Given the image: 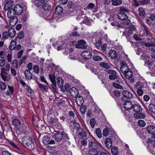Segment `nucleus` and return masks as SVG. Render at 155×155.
<instances>
[{"instance_id": "nucleus-1", "label": "nucleus", "mask_w": 155, "mask_h": 155, "mask_svg": "<svg viewBox=\"0 0 155 155\" xmlns=\"http://www.w3.org/2000/svg\"><path fill=\"white\" fill-rule=\"evenodd\" d=\"M54 136V139L58 142H60L62 140L66 141L69 139L68 134L63 132L55 134Z\"/></svg>"}, {"instance_id": "nucleus-2", "label": "nucleus", "mask_w": 155, "mask_h": 155, "mask_svg": "<svg viewBox=\"0 0 155 155\" xmlns=\"http://www.w3.org/2000/svg\"><path fill=\"white\" fill-rule=\"evenodd\" d=\"M42 8L44 10L43 14H45V17L49 16L51 13V5L45 3L42 5Z\"/></svg>"}, {"instance_id": "nucleus-3", "label": "nucleus", "mask_w": 155, "mask_h": 155, "mask_svg": "<svg viewBox=\"0 0 155 155\" xmlns=\"http://www.w3.org/2000/svg\"><path fill=\"white\" fill-rule=\"evenodd\" d=\"M23 144L26 147H30L31 146L32 143L31 139L28 136L24 137L22 139ZM29 148H31L29 147Z\"/></svg>"}, {"instance_id": "nucleus-4", "label": "nucleus", "mask_w": 155, "mask_h": 155, "mask_svg": "<svg viewBox=\"0 0 155 155\" xmlns=\"http://www.w3.org/2000/svg\"><path fill=\"white\" fill-rule=\"evenodd\" d=\"M15 14L20 15L23 11V8L22 5L19 4H16L13 9Z\"/></svg>"}, {"instance_id": "nucleus-5", "label": "nucleus", "mask_w": 155, "mask_h": 155, "mask_svg": "<svg viewBox=\"0 0 155 155\" xmlns=\"http://www.w3.org/2000/svg\"><path fill=\"white\" fill-rule=\"evenodd\" d=\"M86 44V42L84 40H79L78 41L75 47L79 48H85L87 47Z\"/></svg>"}, {"instance_id": "nucleus-6", "label": "nucleus", "mask_w": 155, "mask_h": 155, "mask_svg": "<svg viewBox=\"0 0 155 155\" xmlns=\"http://www.w3.org/2000/svg\"><path fill=\"white\" fill-rule=\"evenodd\" d=\"M81 56L84 59H88L91 58L92 55L91 52L89 51H85L82 52L81 54Z\"/></svg>"}, {"instance_id": "nucleus-7", "label": "nucleus", "mask_w": 155, "mask_h": 155, "mask_svg": "<svg viewBox=\"0 0 155 155\" xmlns=\"http://www.w3.org/2000/svg\"><path fill=\"white\" fill-rule=\"evenodd\" d=\"M108 73L110 74L109 78L111 80H114L117 78V73L115 71L112 70L108 71Z\"/></svg>"}, {"instance_id": "nucleus-8", "label": "nucleus", "mask_w": 155, "mask_h": 155, "mask_svg": "<svg viewBox=\"0 0 155 155\" xmlns=\"http://www.w3.org/2000/svg\"><path fill=\"white\" fill-rule=\"evenodd\" d=\"M70 91L71 95L73 97H76L78 94V89L74 87H72L70 90Z\"/></svg>"}, {"instance_id": "nucleus-9", "label": "nucleus", "mask_w": 155, "mask_h": 155, "mask_svg": "<svg viewBox=\"0 0 155 155\" xmlns=\"http://www.w3.org/2000/svg\"><path fill=\"white\" fill-rule=\"evenodd\" d=\"M49 78L52 83V87L54 90H55V87L56 86L55 80V76L54 74H49Z\"/></svg>"}, {"instance_id": "nucleus-10", "label": "nucleus", "mask_w": 155, "mask_h": 155, "mask_svg": "<svg viewBox=\"0 0 155 155\" xmlns=\"http://www.w3.org/2000/svg\"><path fill=\"white\" fill-rule=\"evenodd\" d=\"M77 133L78 134L79 137L81 138L86 137L87 136V133L85 130L81 128L77 130Z\"/></svg>"}, {"instance_id": "nucleus-11", "label": "nucleus", "mask_w": 155, "mask_h": 155, "mask_svg": "<svg viewBox=\"0 0 155 155\" xmlns=\"http://www.w3.org/2000/svg\"><path fill=\"white\" fill-rule=\"evenodd\" d=\"M24 73L25 78L27 80H30L32 79L33 75L30 71L26 69Z\"/></svg>"}, {"instance_id": "nucleus-12", "label": "nucleus", "mask_w": 155, "mask_h": 155, "mask_svg": "<svg viewBox=\"0 0 155 155\" xmlns=\"http://www.w3.org/2000/svg\"><path fill=\"white\" fill-rule=\"evenodd\" d=\"M76 102L78 106H81L84 103V99L83 97L79 95L76 97Z\"/></svg>"}, {"instance_id": "nucleus-13", "label": "nucleus", "mask_w": 155, "mask_h": 155, "mask_svg": "<svg viewBox=\"0 0 155 155\" xmlns=\"http://www.w3.org/2000/svg\"><path fill=\"white\" fill-rule=\"evenodd\" d=\"M155 19V15L152 14L150 16L147 17L146 21L147 23L149 25H150Z\"/></svg>"}, {"instance_id": "nucleus-14", "label": "nucleus", "mask_w": 155, "mask_h": 155, "mask_svg": "<svg viewBox=\"0 0 155 155\" xmlns=\"http://www.w3.org/2000/svg\"><path fill=\"white\" fill-rule=\"evenodd\" d=\"M5 0L7 2L5 5L4 8L5 10H7L12 6L13 2L12 0Z\"/></svg>"}, {"instance_id": "nucleus-15", "label": "nucleus", "mask_w": 155, "mask_h": 155, "mask_svg": "<svg viewBox=\"0 0 155 155\" xmlns=\"http://www.w3.org/2000/svg\"><path fill=\"white\" fill-rule=\"evenodd\" d=\"M9 25L11 26H15L18 22V18L16 17H14L12 18H9Z\"/></svg>"}, {"instance_id": "nucleus-16", "label": "nucleus", "mask_w": 155, "mask_h": 155, "mask_svg": "<svg viewBox=\"0 0 155 155\" xmlns=\"http://www.w3.org/2000/svg\"><path fill=\"white\" fill-rule=\"evenodd\" d=\"M124 108L127 110H128L131 109L133 107V104L130 101H126L124 103Z\"/></svg>"}, {"instance_id": "nucleus-17", "label": "nucleus", "mask_w": 155, "mask_h": 155, "mask_svg": "<svg viewBox=\"0 0 155 155\" xmlns=\"http://www.w3.org/2000/svg\"><path fill=\"white\" fill-rule=\"evenodd\" d=\"M1 75L2 78L4 81H8L10 79L9 75L7 74L6 72L1 73Z\"/></svg>"}, {"instance_id": "nucleus-18", "label": "nucleus", "mask_w": 155, "mask_h": 155, "mask_svg": "<svg viewBox=\"0 0 155 155\" xmlns=\"http://www.w3.org/2000/svg\"><path fill=\"white\" fill-rule=\"evenodd\" d=\"M109 56L111 59H115L117 56V52L114 50H110L109 52Z\"/></svg>"}, {"instance_id": "nucleus-19", "label": "nucleus", "mask_w": 155, "mask_h": 155, "mask_svg": "<svg viewBox=\"0 0 155 155\" xmlns=\"http://www.w3.org/2000/svg\"><path fill=\"white\" fill-rule=\"evenodd\" d=\"M117 16L119 19L122 20H126L128 18L127 15L123 12L119 13Z\"/></svg>"}, {"instance_id": "nucleus-20", "label": "nucleus", "mask_w": 155, "mask_h": 155, "mask_svg": "<svg viewBox=\"0 0 155 155\" xmlns=\"http://www.w3.org/2000/svg\"><path fill=\"white\" fill-rule=\"evenodd\" d=\"M147 130L148 133L155 135V127L153 125H150L147 127Z\"/></svg>"}, {"instance_id": "nucleus-21", "label": "nucleus", "mask_w": 155, "mask_h": 155, "mask_svg": "<svg viewBox=\"0 0 155 155\" xmlns=\"http://www.w3.org/2000/svg\"><path fill=\"white\" fill-rule=\"evenodd\" d=\"M123 95L127 98H131L132 97V93L127 91H124L122 92Z\"/></svg>"}, {"instance_id": "nucleus-22", "label": "nucleus", "mask_w": 155, "mask_h": 155, "mask_svg": "<svg viewBox=\"0 0 155 155\" xmlns=\"http://www.w3.org/2000/svg\"><path fill=\"white\" fill-rule=\"evenodd\" d=\"M9 36L11 38L14 37L16 35V31L15 29L12 28H10L8 30Z\"/></svg>"}, {"instance_id": "nucleus-23", "label": "nucleus", "mask_w": 155, "mask_h": 155, "mask_svg": "<svg viewBox=\"0 0 155 155\" xmlns=\"http://www.w3.org/2000/svg\"><path fill=\"white\" fill-rule=\"evenodd\" d=\"M132 108L134 111L137 112H140L142 110V108L141 106L138 104H134Z\"/></svg>"}, {"instance_id": "nucleus-24", "label": "nucleus", "mask_w": 155, "mask_h": 155, "mask_svg": "<svg viewBox=\"0 0 155 155\" xmlns=\"http://www.w3.org/2000/svg\"><path fill=\"white\" fill-rule=\"evenodd\" d=\"M107 148L111 147L112 145V140L110 138H107L104 142Z\"/></svg>"}, {"instance_id": "nucleus-25", "label": "nucleus", "mask_w": 155, "mask_h": 155, "mask_svg": "<svg viewBox=\"0 0 155 155\" xmlns=\"http://www.w3.org/2000/svg\"><path fill=\"white\" fill-rule=\"evenodd\" d=\"M145 115L141 113H135L134 114V117L137 119L144 118L145 117Z\"/></svg>"}, {"instance_id": "nucleus-26", "label": "nucleus", "mask_w": 155, "mask_h": 155, "mask_svg": "<svg viewBox=\"0 0 155 155\" xmlns=\"http://www.w3.org/2000/svg\"><path fill=\"white\" fill-rule=\"evenodd\" d=\"M129 70L128 66L126 64H122L120 68V70L123 74L125 73Z\"/></svg>"}, {"instance_id": "nucleus-27", "label": "nucleus", "mask_w": 155, "mask_h": 155, "mask_svg": "<svg viewBox=\"0 0 155 155\" xmlns=\"http://www.w3.org/2000/svg\"><path fill=\"white\" fill-rule=\"evenodd\" d=\"M123 74L126 78L129 79L131 77L133 74V73L131 71L129 70Z\"/></svg>"}, {"instance_id": "nucleus-28", "label": "nucleus", "mask_w": 155, "mask_h": 155, "mask_svg": "<svg viewBox=\"0 0 155 155\" xmlns=\"http://www.w3.org/2000/svg\"><path fill=\"white\" fill-rule=\"evenodd\" d=\"M112 4L114 6H117L121 5L122 3L121 0H111Z\"/></svg>"}, {"instance_id": "nucleus-29", "label": "nucleus", "mask_w": 155, "mask_h": 155, "mask_svg": "<svg viewBox=\"0 0 155 155\" xmlns=\"http://www.w3.org/2000/svg\"><path fill=\"white\" fill-rule=\"evenodd\" d=\"M8 9V11L7 12V16L9 18L15 17L14 15H16L15 13L13 11V9Z\"/></svg>"}, {"instance_id": "nucleus-30", "label": "nucleus", "mask_w": 155, "mask_h": 155, "mask_svg": "<svg viewBox=\"0 0 155 155\" xmlns=\"http://www.w3.org/2000/svg\"><path fill=\"white\" fill-rule=\"evenodd\" d=\"M63 8L60 6H57L55 9V13L56 14L59 15L63 12Z\"/></svg>"}, {"instance_id": "nucleus-31", "label": "nucleus", "mask_w": 155, "mask_h": 155, "mask_svg": "<svg viewBox=\"0 0 155 155\" xmlns=\"http://www.w3.org/2000/svg\"><path fill=\"white\" fill-rule=\"evenodd\" d=\"M147 143L150 146L155 147V139H152L148 138L147 140Z\"/></svg>"}, {"instance_id": "nucleus-32", "label": "nucleus", "mask_w": 155, "mask_h": 155, "mask_svg": "<svg viewBox=\"0 0 155 155\" xmlns=\"http://www.w3.org/2000/svg\"><path fill=\"white\" fill-rule=\"evenodd\" d=\"M89 153L90 155H98V152L94 148L90 149L89 151Z\"/></svg>"}, {"instance_id": "nucleus-33", "label": "nucleus", "mask_w": 155, "mask_h": 155, "mask_svg": "<svg viewBox=\"0 0 155 155\" xmlns=\"http://www.w3.org/2000/svg\"><path fill=\"white\" fill-rule=\"evenodd\" d=\"M12 124L15 126H19L21 124V122L16 119H13L12 121Z\"/></svg>"}, {"instance_id": "nucleus-34", "label": "nucleus", "mask_w": 155, "mask_h": 155, "mask_svg": "<svg viewBox=\"0 0 155 155\" xmlns=\"http://www.w3.org/2000/svg\"><path fill=\"white\" fill-rule=\"evenodd\" d=\"M57 83L58 86L60 88L63 87V80L61 78H58L57 80Z\"/></svg>"}, {"instance_id": "nucleus-35", "label": "nucleus", "mask_w": 155, "mask_h": 155, "mask_svg": "<svg viewBox=\"0 0 155 155\" xmlns=\"http://www.w3.org/2000/svg\"><path fill=\"white\" fill-rule=\"evenodd\" d=\"M99 64L100 66L105 69H108L110 67L109 64L103 62H100Z\"/></svg>"}, {"instance_id": "nucleus-36", "label": "nucleus", "mask_w": 155, "mask_h": 155, "mask_svg": "<svg viewBox=\"0 0 155 155\" xmlns=\"http://www.w3.org/2000/svg\"><path fill=\"white\" fill-rule=\"evenodd\" d=\"M143 87V84L142 83L138 81L136 83L134 84V88L137 89H141Z\"/></svg>"}, {"instance_id": "nucleus-37", "label": "nucleus", "mask_w": 155, "mask_h": 155, "mask_svg": "<svg viewBox=\"0 0 155 155\" xmlns=\"http://www.w3.org/2000/svg\"><path fill=\"white\" fill-rule=\"evenodd\" d=\"M111 151L113 155H117L118 150L117 148L115 147H113L111 148Z\"/></svg>"}, {"instance_id": "nucleus-38", "label": "nucleus", "mask_w": 155, "mask_h": 155, "mask_svg": "<svg viewBox=\"0 0 155 155\" xmlns=\"http://www.w3.org/2000/svg\"><path fill=\"white\" fill-rule=\"evenodd\" d=\"M10 44V45L9 46V48L12 50L16 47V42L14 41H12Z\"/></svg>"}, {"instance_id": "nucleus-39", "label": "nucleus", "mask_w": 155, "mask_h": 155, "mask_svg": "<svg viewBox=\"0 0 155 155\" xmlns=\"http://www.w3.org/2000/svg\"><path fill=\"white\" fill-rule=\"evenodd\" d=\"M139 14L140 16H144L145 14V11L144 8H139Z\"/></svg>"}, {"instance_id": "nucleus-40", "label": "nucleus", "mask_w": 155, "mask_h": 155, "mask_svg": "<svg viewBox=\"0 0 155 155\" xmlns=\"http://www.w3.org/2000/svg\"><path fill=\"white\" fill-rule=\"evenodd\" d=\"M33 71L34 72L35 74H37L39 73V67L38 66L35 65H34L33 67Z\"/></svg>"}, {"instance_id": "nucleus-41", "label": "nucleus", "mask_w": 155, "mask_h": 155, "mask_svg": "<svg viewBox=\"0 0 155 155\" xmlns=\"http://www.w3.org/2000/svg\"><path fill=\"white\" fill-rule=\"evenodd\" d=\"M49 138V137L48 136H45L43 137V142L44 144L45 145L48 144Z\"/></svg>"}, {"instance_id": "nucleus-42", "label": "nucleus", "mask_w": 155, "mask_h": 155, "mask_svg": "<svg viewBox=\"0 0 155 155\" xmlns=\"http://www.w3.org/2000/svg\"><path fill=\"white\" fill-rule=\"evenodd\" d=\"M149 110L151 112L155 113V106L152 104H150L149 106Z\"/></svg>"}, {"instance_id": "nucleus-43", "label": "nucleus", "mask_w": 155, "mask_h": 155, "mask_svg": "<svg viewBox=\"0 0 155 155\" xmlns=\"http://www.w3.org/2000/svg\"><path fill=\"white\" fill-rule=\"evenodd\" d=\"M137 124L138 125L141 127H144L146 125L144 121L142 120H139L137 121Z\"/></svg>"}, {"instance_id": "nucleus-44", "label": "nucleus", "mask_w": 155, "mask_h": 155, "mask_svg": "<svg viewBox=\"0 0 155 155\" xmlns=\"http://www.w3.org/2000/svg\"><path fill=\"white\" fill-rule=\"evenodd\" d=\"M6 88V85L5 83L3 82H0V89L2 90H5Z\"/></svg>"}, {"instance_id": "nucleus-45", "label": "nucleus", "mask_w": 155, "mask_h": 155, "mask_svg": "<svg viewBox=\"0 0 155 155\" xmlns=\"http://www.w3.org/2000/svg\"><path fill=\"white\" fill-rule=\"evenodd\" d=\"M96 124V121L94 118L91 119L90 120V124L91 127L93 128L94 127Z\"/></svg>"}, {"instance_id": "nucleus-46", "label": "nucleus", "mask_w": 155, "mask_h": 155, "mask_svg": "<svg viewBox=\"0 0 155 155\" xmlns=\"http://www.w3.org/2000/svg\"><path fill=\"white\" fill-rule=\"evenodd\" d=\"M96 133L97 136L99 138H101V129L98 128L96 130Z\"/></svg>"}, {"instance_id": "nucleus-47", "label": "nucleus", "mask_w": 155, "mask_h": 155, "mask_svg": "<svg viewBox=\"0 0 155 155\" xmlns=\"http://www.w3.org/2000/svg\"><path fill=\"white\" fill-rule=\"evenodd\" d=\"M43 15L44 18L48 20L51 21L53 20L54 18H53V15H51V14L49 16H47V17H45V14H43Z\"/></svg>"}, {"instance_id": "nucleus-48", "label": "nucleus", "mask_w": 155, "mask_h": 155, "mask_svg": "<svg viewBox=\"0 0 155 155\" xmlns=\"http://www.w3.org/2000/svg\"><path fill=\"white\" fill-rule=\"evenodd\" d=\"M73 125L75 127L77 128V130L81 128L80 127V125L77 122V121L75 120H74V121H73Z\"/></svg>"}, {"instance_id": "nucleus-49", "label": "nucleus", "mask_w": 155, "mask_h": 155, "mask_svg": "<svg viewBox=\"0 0 155 155\" xmlns=\"http://www.w3.org/2000/svg\"><path fill=\"white\" fill-rule=\"evenodd\" d=\"M128 30H126L124 32V34L125 35H127L128 36H130V35H131L133 31L131 30H130V29H128Z\"/></svg>"}, {"instance_id": "nucleus-50", "label": "nucleus", "mask_w": 155, "mask_h": 155, "mask_svg": "<svg viewBox=\"0 0 155 155\" xmlns=\"http://www.w3.org/2000/svg\"><path fill=\"white\" fill-rule=\"evenodd\" d=\"M113 87L117 89H121L122 88V87L121 85H120L118 84H117L115 82H113Z\"/></svg>"}, {"instance_id": "nucleus-51", "label": "nucleus", "mask_w": 155, "mask_h": 155, "mask_svg": "<svg viewBox=\"0 0 155 155\" xmlns=\"http://www.w3.org/2000/svg\"><path fill=\"white\" fill-rule=\"evenodd\" d=\"M5 60L3 57H0V66L3 67L5 64Z\"/></svg>"}, {"instance_id": "nucleus-52", "label": "nucleus", "mask_w": 155, "mask_h": 155, "mask_svg": "<svg viewBox=\"0 0 155 155\" xmlns=\"http://www.w3.org/2000/svg\"><path fill=\"white\" fill-rule=\"evenodd\" d=\"M93 59L95 61H101L102 60V58L98 55H95L93 56Z\"/></svg>"}, {"instance_id": "nucleus-53", "label": "nucleus", "mask_w": 155, "mask_h": 155, "mask_svg": "<svg viewBox=\"0 0 155 155\" xmlns=\"http://www.w3.org/2000/svg\"><path fill=\"white\" fill-rule=\"evenodd\" d=\"M8 36H9V34L8 32L7 31H4L3 34V38L5 39H7Z\"/></svg>"}, {"instance_id": "nucleus-54", "label": "nucleus", "mask_w": 155, "mask_h": 155, "mask_svg": "<svg viewBox=\"0 0 155 155\" xmlns=\"http://www.w3.org/2000/svg\"><path fill=\"white\" fill-rule=\"evenodd\" d=\"M80 111L82 114H84L86 112V107L84 106L83 107H81L80 109Z\"/></svg>"}, {"instance_id": "nucleus-55", "label": "nucleus", "mask_w": 155, "mask_h": 155, "mask_svg": "<svg viewBox=\"0 0 155 155\" xmlns=\"http://www.w3.org/2000/svg\"><path fill=\"white\" fill-rule=\"evenodd\" d=\"M96 144L92 140H90L89 141V146L91 147H94L96 146Z\"/></svg>"}, {"instance_id": "nucleus-56", "label": "nucleus", "mask_w": 155, "mask_h": 155, "mask_svg": "<svg viewBox=\"0 0 155 155\" xmlns=\"http://www.w3.org/2000/svg\"><path fill=\"white\" fill-rule=\"evenodd\" d=\"M24 36L23 32V31H21L20 32L18 35V38L19 39H21Z\"/></svg>"}, {"instance_id": "nucleus-57", "label": "nucleus", "mask_w": 155, "mask_h": 155, "mask_svg": "<svg viewBox=\"0 0 155 155\" xmlns=\"http://www.w3.org/2000/svg\"><path fill=\"white\" fill-rule=\"evenodd\" d=\"M13 67L15 68H17L18 64V62L16 60H14L13 61Z\"/></svg>"}, {"instance_id": "nucleus-58", "label": "nucleus", "mask_w": 155, "mask_h": 155, "mask_svg": "<svg viewBox=\"0 0 155 155\" xmlns=\"http://www.w3.org/2000/svg\"><path fill=\"white\" fill-rule=\"evenodd\" d=\"M137 93L138 95L139 96L142 95L143 94V91L141 89H137Z\"/></svg>"}, {"instance_id": "nucleus-59", "label": "nucleus", "mask_w": 155, "mask_h": 155, "mask_svg": "<svg viewBox=\"0 0 155 155\" xmlns=\"http://www.w3.org/2000/svg\"><path fill=\"white\" fill-rule=\"evenodd\" d=\"M63 91H66L68 90L69 89V85L67 84H65L64 86V88L63 87L62 88H61Z\"/></svg>"}, {"instance_id": "nucleus-60", "label": "nucleus", "mask_w": 155, "mask_h": 155, "mask_svg": "<svg viewBox=\"0 0 155 155\" xmlns=\"http://www.w3.org/2000/svg\"><path fill=\"white\" fill-rule=\"evenodd\" d=\"M106 45H107L106 44H103L101 47L102 50V51L104 53H105L106 52V47H107Z\"/></svg>"}, {"instance_id": "nucleus-61", "label": "nucleus", "mask_w": 155, "mask_h": 155, "mask_svg": "<svg viewBox=\"0 0 155 155\" xmlns=\"http://www.w3.org/2000/svg\"><path fill=\"white\" fill-rule=\"evenodd\" d=\"M108 133L109 131L107 129H104L103 130V134L104 136L106 137L108 135Z\"/></svg>"}, {"instance_id": "nucleus-62", "label": "nucleus", "mask_w": 155, "mask_h": 155, "mask_svg": "<svg viewBox=\"0 0 155 155\" xmlns=\"http://www.w3.org/2000/svg\"><path fill=\"white\" fill-rule=\"evenodd\" d=\"M33 64L31 63H29L27 65V68L29 71H31L32 70V68Z\"/></svg>"}, {"instance_id": "nucleus-63", "label": "nucleus", "mask_w": 155, "mask_h": 155, "mask_svg": "<svg viewBox=\"0 0 155 155\" xmlns=\"http://www.w3.org/2000/svg\"><path fill=\"white\" fill-rule=\"evenodd\" d=\"M7 60L9 62H11L12 61V56L11 54H8L7 56Z\"/></svg>"}, {"instance_id": "nucleus-64", "label": "nucleus", "mask_w": 155, "mask_h": 155, "mask_svg": "<svg viewBox=\"0 0 155 155\" xmlns=\"http://www.w3.org/2000/svg\"><path fill=\"white\" fill-rule=\"evenodd\" d=\"M2 154V155H12L7 150L3 151Z\"/></svg>"}]
</instances>
